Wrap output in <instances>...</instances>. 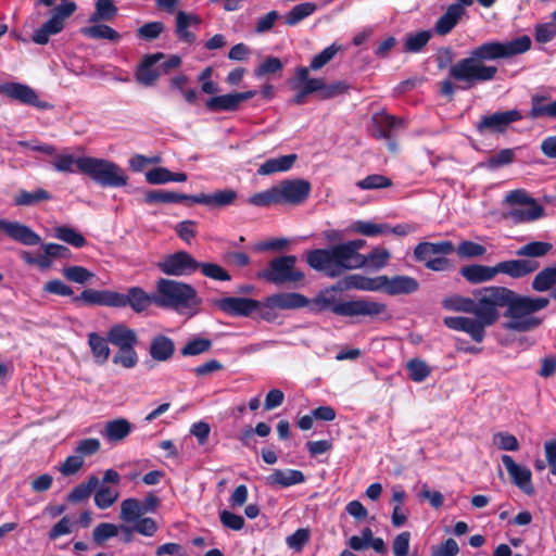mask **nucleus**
I'll list each match as a JSON object with an SVG mask.
<instances>
[{
    "label": "nucleus",
    "instance_id": "nucleus-63",
    "mask_svg": "<svg viewBox=\"0 0 556 556\" xmlns=\"http://www.w3.org/2000/svg\"><path fill=\"white\" fill-rule=\"evenodd\" d=\"M460 257H480L485 254L486 249L482 244L473 241L465 240L460 242L456 249Z\"/></svg>",
    "mask_w": 556,
    "mask_h": 556
},
{
    "label": "nucleus",
    "instance_id": "nucleus-11",
    "mask_svg": "<svg viewBox=\"0 0 556 556\" xmlns=\"http://www.w3.org/2000/svg\"><path fill=\"white\" fill-rule=\"evenodd\" d=\"M296 261L295 255L275 257L266 268L256 274V277L277 286L300 282L304 280L305 275L295 267Z\"/></svg>",
    "mask_w": 556,
    "mask_h": 556
},
{
    "label": "nucleus",
    "instance_id": "nucleus-4",
    "mask_svg": "<svg viewBox=\"0 0 556 556\" xmlns=\"http://www.w3.org/2000/svg\"><path fill=\"white\" fill-rule=\"evenodd\" d=\"M305 260L312 269L323 273L328 278H338L346 271L363 268L345 242L309 250Z\"/></svg>",
    "mask_w": 556,
    "mask_h": 556
},
{
    "label": "nucleus",
    "instance_id": "nucleus-17",
    "mask_svg": "<svg viewBox=\"0 0 556 556\" xmlns=\"http://www.w3.org/2000/svg\"><path fill=\"white\" fill-rule=\"evenodd\" d=\"M212 304L223 313L235 317H251L257 300L251 298L226 296L212 300Z\"/></svg>",
    "mask_w": 556,
    "mask_h": 556
},
{
    "label": "nucleus",
    "instance_id": "nucleus-37",
    "mask_svg": "<svg viewBox=\"0 0 556 556\" xmlns=\"http://www.w3.org/2000/svg\"><path fill=\"white\" fill-rule=\"evenodd\" d=\"M51 199L52 194L42 188L34 191L21 190L14 198V204L17 206H34Z\"/></svg>",
    "mask_w": 556,
    "mask_h": 556
},
{
    "label": "nucleus",
    "instance_id": "nucleus-10",
    "mask_svg": "<svg viewBox=\"0 0 556 556\" xmlns=\"http://www.w3.org/2000/svg\"><path fill=\"white\" fill-rule=\"evenodd\" d=\"M309 299L298 292H279L267 296L264 301L257 300V307L254 313L257 317L267 323H274L278 314L276 309H299L306 307Z\"/></svg>",
    "mask_w": 556,
    "mask_h": 556
},
{
    "label": "nucleus",
    "instance_id": "nucleus-59",
    "mask_svg": "<svg viewBox=\"0 0 556 556\" xmlns=\"http://www.w3.org/2000/svg\"><path fill=\"white\" fill-rule=\"evenodd\" d=\"M118 534V527L110 522L99 523L92 531V540L97 545H102L105 541Z\"/></svg>",
    "mask_w": 556,
    "mask_h": 556
},
{
    "label": "nucleus",
    "instance_id": "nucleus-16",
    "mask_svg": "<svg viewBox=\"0 0 556 556\" xmlns=\"http://www.w3.org/2000/svg\"><path fill=\"white\" fill-rule=\"evenodd\" d=\"M279 203H288L299 205L306 201L309 197L312 186L305 179H285L276 186Z\"/></svg>",
    "mask_w": 556,
    "mask_h": 556
},
{
    "label": "nucleus",
    "instance_id": "nucleus-40",
    "mask_svg": "<svg viewBox=\"0 0 556 556\" xmlns=\"http://www.w3.org/2000/svg\"><path fill=\"white\" fill-rule=\"evenodd\" d=\"M99 485V478L90 476L86 482L77 484L68 494L67 501L72 504H78L87 500Z\"/></svg>",
    "mask_w": 556,
    "mask_h": 556
},
{
    "label": "nucleus",
    "instance_id": "nucleus-25",
    "mask_svg": "<svg viewBox=\"0 0 556 556\" xmlns=\"http://www.w3.org/2000/svg\"><path fill=\"white\" fill-rule=\"evenodd\" d=\"M419 289V282L416 278L405 275H396L389 278L383 275L382 291L389 295L412 294Z\"/></svg>",
    "mask_w": 556,
    "mask_h": 556
},
{
    "label": "nucleus",
    "instance_id": "nucleus-53",
    "mask_svg": "<svg viewBox=\"0 0 556 556\" xmlns=\"http://www.w3.org/2000/svg\"><path fill=\"white\" fill-rule=\"evenodd\" d=\"M492 326L490 321L482 318L469 317L464 332L468 333L475 342H482L485 337V327Z\"/></svg>",
    "mask_w": 556,
    "mask_h": 556
},
{
    "label": "nucleus",
    "instance_id": "nucleus-31",
    "mask_svg": "<svg viewBox=\"0 0 556 556\" xmlns=\"http://www.w3.org/2000/svg\"><path fill=\"white\" fill-rule=\"evenodd\" d=\"M547 100V96L533 94L531 97V110L528 112V117L531 119L540 117L556 118V99L549 103H545Z\"/></svg>",
    "mask_w": 556,
    "mask_h": 556
},
{
    "label": "nucleus",
    "instance_id": "nucleus-5",
    "mask_svg": "<svg viewBox=\"0 0 556 556\" xmlns=\"http://www.w3.org/2000/svg\"><path fill=\"white\" fill-rule=\"evenodd\" d=\"M307 306L314 314L330 311L338 316L344 317H366L374 320L381 315H386L383 319L390 318L387 304L368 299L338 302L334 295L320 293L312 301L309 300Z\"/></svg>",
    "mask_w": 556,
    "mask_h": 556
},
{
    "label": "nucleus",
    "instance_id": "nucleus-1",
    "mask_svg": "<svg viewBox=\"0 0 556 556\" xmlns=\"http://www.w3.org/2000/svg\"><path fill=\"white\" fill-rule=\"evenodd\" d=\"M531 38L522 35L509 41H485L472 48L466 58L454 63L455 53L451 47H442L435 53L439 70L448 68V78L440 84L442 96L452 100L457 89L468 90L479 84L495 79L498 68L486 62L509 59L531 49Z\"/></svg>",
    "mask_w": 556,
    "mask_h": 556
},
{
    "label": "nucleus",
    "instance_id": "nucleus-44",
    "mask_svg": "<svg viewBox=\"0 0 556 556\" xmlns=\"http://www.w3.org/2000/svg\"><path fill=\"white\" fill-rule=\"evenodd\" d=\"M317 10L314 2H302L293 7L286 15L285 23L288 26H295Z\"/></svg>",
    "mask_w": 556,
    "mask_h": 556
},
{
    "label": "nucleus",
    "instance_id": "nucleus-47",
    "mask_svg": "<svg viewBox=\"0 0 556 556\" xmlns=\"http://www.w3.org/2000/svg\"><path fill=\"white\" fill-rule=\"evenodd\" d=\"M553 249V244L544 241H531L516 251L519 257H543Z\"/></svg>",
    "mask_w": 556,
    "mask_h": 556
},
{
    "label": "nucleus",
    "instance_id": "nucleus-51",
    "mask_svg": "<svg viewBox=\"0 0 556 556\" xmlns=\"http://www.w3.org/2000/svg\"><path fill=\"white\" fill-rule=\"evenodd\" d=\"M387 224H375L371 222L356 220L352 224L351 230L356 233H361L367 237H376L389 230Z\"/></svg>",
    "mask_w": 556,
    "mask_h": 556
},
{
    "label": "nucleus",
    "instance_id": "nucleus-3",
    "mask_svg": "<svg viewBox=\"0 0 556 556\" xmlns=\"http://www.w3.org/2000/svg\"><path fill=\"white\" fill-rule=\"evenodd\" d=\"M155 293L149 294L141 287H130L126 293L112 290L85 289L79 295L72 298L76 305H100L115 308L129 306L135 313H142L154 304Z\"/></svg>",
    "mask_w": 556,
    "mask_h": 556
},
{
    "label": "nucleus",
    "instance_id": "nucleus-39",
    "mask_svg": "<svg viewBox=\"0 0 556 556\" xmlns=\"http://www.w3.org/2000/svg\"><path fill=\"white\" fill-rule=\"evenodd\" d=\"M93 24L92 26L81 28V34L91 39H106L113 42H117L122 38L121 34L111 26L101 23Z\"/></svg>",
    "mask_w": 556,
    "mask_h": 556
},
{
    "label": "nucleus",
    "instance_id": "nucleus-27",
    "mask_svg": "<svg viewBox=\"0 0 556 556\" xmlns=\"http://www.w3.org/2000/svg\"><path fill=\"white\" fill-rule=\"evenodd\" d=\"M342 285L346 290H362L371 292L382 291L383 275L377 277H366L359 274H353L344 277Z\"/></svg>",
    "mask_w": 556,
    "mask_h": 556
},
{
    "label": "nucleus",
    "instance_id": "nucleus-49",
    "mask_svg": "<svg viewBox=\"0 0 556 556\" xmlns=\"http://www.w3.org/2000/svg\"><path fill=\"white\" fill-rule=\"evenodd\" d=\"M406 369L409 379L414 382H422L431 374V368L429 365L420 358H413L408 361L406 364Z\"/></svg>",
    "mask_w": 556,
    "mask_h": 556
},
{
    "label": "nucleus",
    "instance_id": "nucleus-57",
    "mask_svg": "<svg viewBox=\"0 0 556 556\" xmlns=\"http://www.w3.org/2000/svg\"><path fill=\"white\" fill-rule=\"evenodd\" d=\"M248 202L254 206L266 207L270 204H279L277 188L273 187L268 190L252 194Z\"/></svg>",
    "mask_w": 556,
    "mask_h": 556
},
{
    "label": "nucleus",
    "instance_id": "nucleus-46",
    "mask_svg": "<svg viewBox=\"0 0 556 556\" xmlns=\"http://www.w3.org/2000/svg\"><path fill=\"white\" fill-rule=\"evenodd\" d=\"M391 254L389 250L384 248H374L368 254H364L365 264H363V268L379 270L387 266Z\"/></svg>",
    "mask_w": 556,
    "mask_h": 556
},
{
    "label": "nucleus",
    "instance_id": "nucleus-33",
    "mask_svg": "<svg viewBox=\"0 0 556 556\" xmlns=\"http://www.w3.org/2000/svg\"><path fill=\"white\" fill-rule=\"evenodd\" d=\"M200 23V18L193 14H187L184 11H179L176 15V35L180 41L187 43H193L195 41V35L188 30L190 25H197Z\"/></svg>",
    "mask_w": 556,
    "mask_h": 556
},
{
    "label": "nucleus",
    "instance_id": "nucleus-50",
    "mask_svg": "<svg viewBox=\"0 0 556 556\" xmlns=\"http://www.w3.org/2000/svg\"><path fill=\"white\" fill-rule=\"evenodd\" d=\"M341 50V46L337 43H332L325 48L323 51H320L318 54H316L311 63L308 68V72L312 71H318L323 68L326 64H328L334 55Z\"/></svg>",
    "mask_w": 556,
    "mask_h": 556
},
{
    "label": "nucleus",
    "instance_id": "nucleus-14",
    "mask_svg": "<svg viewBox=\"0 0 556 556\" xmlns=\"http://www.w3.org/2000/svg\"><path fill=\"white\" fill-rule=\"evenodd\" d=\"M521 119L522 114L517 109L495 112L482 115L480 121L476 124V130L482 136L486 134H504L507 131L510 124Z\"/></svg>",
    "mask_w": 556,
    "mask_h": 556
},
{
    "label": "nucleus",
    "instance_id": "nucleus-48",
    "mask_svg": "<svg viewBox=\"0 0 556 556\" xmlns=\"http://www.w3.org/2000/svg\"><path fill=\"white\" fill-rule=\"evenodd\" d=\"M430 30H420L417 33H410L406 36L404 42V51L408 53L420 52L431 39Z\"/></svg>",
    "mask_w": 556,
    "mask_h": 556
},
{
    "label": "nucleus",
    "instance_id": "nucleus-15",
    "mask_svg": "<svg viewBox=\"0 0 556 556\" xmlns=\"http://www.w3.org/2000/svg\"><path fill=\"white\" fill-rule=\"evenodd\" d=\"M157 267L167 276H189L199 269V262L189 252L177 251L166 255Z\"/></svg>",
    "mask_w": 556,
    "mask_h": 556
},
{
    "label": "nucleus",
    "instance_id": "nucleus-20",
    "mask_svg": "<svg viewBox=\"0 0 556 556\" xmlns=\"http://www.w3.org/2000/svg\"><path fill=\"white\" fill-rule=\"evenodd\" d=\"M0 231L23 245L33 247L41 243V237L29 226L20 222L0 218Z\"/></svg>",
    "mask_w": 556,
    "mask_h": 556
},
{
    "label": "nucleus",
    "instance_id": "nucleus-12",
    "mask_svg": "<svg viewBox=\"0 0 556 556\" xmlns=\"http://www.w3.org/2000/svg\"><path fill=\"white\" fill-rule=\"evenodd\" d=\"M407 126L405 118L386 112H378L371 117V137L386 140L389 151L395 153L399 149L397 136Z\"/></svg>",
    "mask_w": 556,
    "mask_h": 556
},
{
    "label": "nucleus",
    "instance_id": "nucleus-36",
    "mask_svg": "<svg viewBox=\"0 0 556 556\" xmlns=\"http://www.w3.org/2000/svg\"><path fill=\"white\" fill-rule=\"evenodd\" d=\"M118 14V9L112 0H97L94 11L89 16L90 23L112 22Z\"/></svg>",
    "mask_w": 556,
    "mask_h": 556
},
{
    "label": "nucleus",
    "instance_id": "nucleus-18",
    "mask_svg": "<svg viewBox=\"0 0 556 556\" xmlns=\"http://www.w3.org/2000/svg\"><path fill=\"white\" fill-rule=\"evenodd\" d=\"M501 460L506 468L511 482L525 494L533 495L535 490L532 483V472L526 467L518 465L510 455L504 454Z\"/></svg>",
    "mask_w": 556,
    "mask_h": 556
},
{
    "label": "nucleus",
    "instance_id": "nucleus-34",
    "mask_svg": "<svg viewBox=\"0 0 556 556\" xmlns=\"http://www.w3.org/2000/svg\"><path fill=\"white\" fill-rule=\"evenodd\" d=\"M191 195L178 193L168 190H149L144 193L143 202L147 204L156 203H181L184 201L190 202Z\"/></svg>",
    "mask_w": 556,
    "mask_h": 556
},
{
    "label": "nucleus",
    "instance_id": "nucleus-43",
    "mask_svg": "<svg viewBox=\"0 0 556 556\" xmlns=\"http://www.w3.org/2000/svg\"><path fill=\"white\" fill-rule=\"evenodd\" d=\"M442 306L447 311L463 312L469 314H475L476 308L475 299L463 296L459 294H453L443 299Z\"/></svg>",
    "mask_w": 556,
    "mask_h": 556
},
{
    "label": "nucleus",
    "instance_id": "nucleus-41",
    "mask_svg": "<svg viewBox=\"0 0 556 556\" xmlns=\"http://www.w3.org/2000/svg\"><path fill=\"white\" fill-rule=\"evenodd\" d=\"M556 285V263L553 266L544 267L533 278L531 288L536 292H545Z\"/></svg>",
    "mask_w": 556,
    "mask_h": 556
},
{
    "label": "nucleus",
    "instance_id": "nucleus-21",
    "mask_svg": "<svg viewBox=\"0 0 556 556\" xmlns=\"http://www.w3.org/2000/svg\"><path fill=\"white\" fill-rule=\"evenodd\" d=\"M0 94L5 96L12 100H16L26 105L46 108V103L39 100L36 91L29 86L21 83L1 84Z\"/></svg>",
    "mask_w": 556,
    "mask_h": 556
},
{
    "label": "nucleus",
    "instance_id": "nucleus-2",
    "mask_svg": "<svg viewBox=\"0 0 556 556\" xmlns=\"http://www.w3.org/2000/svg\"><path fill=\"white\" fill-rule=\"evenodd\" d=\"M475 316L494 325L500 318L498 308L506 307L504 316L509 318L504 325L507 330L528 332L539 328L543 318L534 314L546 308L549 299L544 296L532 298L521 295L514 290L490 286L473 291Z\"/></svg>",
    "mask_w": 556,
    "mask_h": 556
},
{
    "label": "nucleus",
    "instance_id": "nucleus-42",
    "mask_svg": "<svg viewBox=\"0 0 556 556\" xmlns=\"http://www.w3.org/2000/svg\"><path fill=\"white\" fill-rule=\"evenodd\" d=\"M270 427L266 422L256 424L255 428L248 427L243 429L238 439L242 443L243 446L249 447L251 450L256 448V440L255 435L258 437H267L270 433Z\"/></svg>",
    "mask_w": 556,
    "mask_h": 556
},
{
    "label": "nucleus",
    "instance_id": "nucleus-19",
    "mask_svg": "<svg viewBox=\"0 0 556 556\" xmlns=\"http://www.w3.org/2000/svg\"><path fill=\"white\" fill-rule=\"evenodd\" d=\"M256 93V90H248L214 96L206 101L205 105L211 112H236L239 110L242 102L254 98Z\"/></svg>",
    "mask_w": 556,
    "mask_h": 556
},
{
    "label": "nucleus",
    "instance_id": "nucleus-23",
    "mask_svg": "<svg viewBox=\"0 0 556 556\" xmlns=\"http://www.w3.org/2000/svg\"><path fill=\"white\" fill-rule=\"evenodd\" d=\"M305 480V475L299 469L275 468L268 476L265 477V484L271 489H286L304 483Z\"/></svg>",
    "mask_w": 556,
    "mask_h": 556
},
{
    "label": "nucleus",
    "instance_id": "nucleus-62",
    "mask_svg": "<svg viewBox=\"0 0 556 556\" xmlns=\"http://www.w3.org/2000/svg\"><path fill=\"white\" fill-rule=\"evenodd\" d=\"M283 70V63L277 56H267L256 68L255 76L263 77L279 73Z\"/></svg>",
    "mask_w": 556,
    "mask_h": 556
},
{
    "label": "nucleus",
    "instance_id": "nucleus-30",
    "mask_svg": "<svg viewBox=\"0 0 556 556\" xmlns=\"http://www.w3.org/2000/svg\"><path fill=\"white\" fill-rule=\"evenodd\" d=\"M298 160V155L287 154L275 159L266 160L258 168L257 174L262 176L289 170Z\"/></svg>",
    "mask_w": 556,
    "mask_h": 556
},
{
    "label": "nucleus",
    "instance_id": "nucleus-55",
    "mask_svg": "<svg viewBox=\"0 0 556 556\" xmlns=\"http://www.w3.org/2000/svg\"><path fill=\"white\" fill-rule=\"evenodd\" d=\"M117 498L118 492L105 485H101L94 493V504L100 509L111 507Z\"/></svg>",
    "mask_w": 556,
    "mask_h": 556
},
{
    "label": "nucleus",
    "instance_id": "nucleus-32",
    "mask_svg": "<svg viewBox=\"0 0 556 556\" xmlns=\"http://www.w3.org/2000/svg\"><path fill=\"white\" fill-rule=\"evenodd\" d=\"M108 337L104 338L98 332L88 333V345L96 362L103 365L110 358L111 350Z\"/></svg>",
    "mask_w": 556,
    "mask_h": 556
},
{
    "label": "nucleus",
    "instance_id": "nucleus-45",
    "mask_svg": "<svg viewBox=\"0 0 556 556\" xmlns=\"http://www.w3.org/2000/svg\"><path fill=\"white\" fill-rule=\"evenodd\" d=\"M526 205L527 207L511 211V215L517 222H531L543 216L544 208L534 199L531 198Z\"/></svg>",
    "mask_w": 556,
    "mask_h": 556
},
{
    "label": "nucleus",
    "instance_id": "nucleus-26",
    "mask_svg": "<svg viewBox=\"0 0 556 556\" xmlns=\"http://www.w3.org/2000/svg\"><path fill=\"white\" fill-rule=\"evenodd\" d=\"M466 14V9L462 4H450L434 24L433 30L439 36L450 34L458 24L459 20Z\"/></svg>",
    "mask_w": 556,
    "mask_h": 556
},
{
    "label": "nucleus",
    "instance_id": "nucleus-61",
    "mask_svg": "<svg viewBox=\"0 0 556 556\" xmlns=\"http://www.w3.org/2000/svg\"><path fill=\"white\" fill-rule=\"evenodd\" d=\"M112 362L116 365H122L124 368H134L138 363V354L135 346L118 350L113 356Z\"/></svg>",
    "mask_w": 556,
    "mask_h": 556
},
{
    "label": "nucleus",
    "instance_id": "nucleus-28",
    "mask_svg": "<svg viewBox=\"0 0 556 556\" xmlns=\"http://www.w3.org/2000/svg\"><path fill=\"white\" fill-rule=\"evenodd\" d=\"M108 340L118 350L136 346L138 337L134 329L124 324H115L108 330Z\"/></svg>",
    "mask_w": 556,
    "mask_h": 556
},
{
    "label": "nucleus",
    "instance_id": "nucleus-24",
    "mask_svg": "<svg viewBox=\"0 0 556 556\" xmlns=\"http://www.w3.org/2000/svg\"><path fill=\"white\" fill-rule=\"evenodd\" d=\"M238 199V192L232 189L217 190L211 194L199 193L190 198L192 204H203L210 208H222L232 205Z\"/></svg>",
    "mask_w": 556,
    "mask_h": 556
},
{
    "label": "nucleus",
    "instance_id": "nucleus-7",
    "mask_svg": "<svg viewBox=\"0 0 556 556\" xmlns=\"http://www.w3.org/2000/svg\"><path fill=\"white\" fill-rule=\"evenodd\" d=\"M540 267V263L530 258H518L498 262L495 266L481 264L464 265L459 274L471 285L491 281L497 274H505L514 279L523 278Z\"/></svg>",
    "mask_w": 556,
    "mask_h": 556
},
{
    "label": "nucleus",
    "instance_id": "nucleus-8",
    "mask_svg": "<svg viewBox=\"0 0 556 556\" xmlns=\"http://www.w3.org/2000/svg\"><path fill=\"white\" fill-rule=\"evenodd\" d=\"M154 304L178 313H195L202 303L197 290L189 283L167 278L156 282Z\"/></svg>",
    "mask_w": 556,
    "mask_h": 556
},
{
    "label": "nucleus",
    "instance_id": "nucleus-56",
    "mask_svg": "<svg viewBox=\"0 0 556 556\" xmlns=\"http://www.w3.org/2000/svg\"><path fill=\"white\" fill-rule=\"evenodd\" d=\"M392 185L393 182L390 178L379 174L368 175L356 182V186L362 190L384 189Z\"/></svg>",
    "mask_w": 556,
    "mask_h": 556
},
{
    "label": "nucleus",
    "instance_id": "nucleus-6",
    "mask_svg": "<svg viewBox=\"0 0 556 556\" xmlns=\"http://www.w3.org/2000/svg\"><path fill=\"white\" fill-rule=\"evenodd\" d=\"M291 87L295 90L292 103L303 105L309 94L316 93L318 100H331L333 98L346 94L351 90V85L345 80H338L327 84L325 78L311 77L306 66L295 68L294 78Z\"/></svg>",
    "mask_w": 556,
    "mask_h": 556
},
{
    "label": "nucleus",
    "instance_id": "nucleus-52",
    "mask_svg": "<svg viewBox=\"0 0 556 556\" xmlns=\"http://www.w3.org/2000/svg\"><path fill=\"white\" fill-rule=\"evenodd\" d=\"M141 515H143L141 503L137 498H126L122 502L121 518L124 521H136Z\"/></svg>",
    "mask_w": 556,
    "mask_h": 556
},
{
    "label": "nucleus",
    "instance_id": "nucleus-9",
    "mask_svg": "<svg viewBox=\"0 0 556 556\" xmlns=\"http://www.w3.org/2000/svg\"><path fill=\"white\" fill-rule=\"evenodd\" d=\"M77 169L88 175L102 188H119L128 182V176L116 163L92 156H80L77 162Z\"/></svg>",
    "mask_w": 556,
    "mask_h": 556
},
{
    "label": "nucleus",
    "instance_id": "nucleus-54",
    "mask_svg": "<svg viewBox=\"0 0 556 556\" xmlns=\"http://www.w3.org/2000/svg\"><path fill=\"white\" fill-rule=\"evenodd\" d=\"M62 274L67 280L80 285L88 282L94 276L89 269L79 265L64 267Z\"/></svg>",
    "mask_w": 556,
    "mask_h": 556
},
{
    "label": "nucleus",
    "instance_id": "nucleus-35",
    "mask_svg": "<svg viewBox=\"0 0 556 556\" xmlns=\"http://www.w3.org/2000/svg\"><path fill=\"white\" fill-rule=\"evenodd\" d=\"M131 429V424L127 419L117 418L108 421L102 433L110 442H118L127 438Z\"/></svg>",
    "mask_w": 556,
    "mask_h": 556
},
{
    "label": "nucleus",
    "instance_id": "nucleus-38",
    "mask_svg": "<svg viewBox=\"0 0 556 556\" xmlns=\"http://www.w3.org/2000/svg\"><path fill=\"white\" fill-rule=\"evenodd\" d=\"M53 236L54 238L77 249L84 248L87 244V240L84 235L67 225L55 227Z\"/></svg>",
    "mask_w": 556,
    "mask_h": 556
},
{
    "label": "nucleus",
    "instance_id": "nucleus-22",
    "mask_svg": "<svg viewBox=\"0 0 556 556\" xmlns=\"http://www.w3.org/2000/svg\"><path fill=\"white\" fill-rule=\"evenodd\" d=\"M163 59H165V54L163 52L144 55L135 74L137 81L144 86L153 85L161 76V71L159 70L157 64Z\"/></svg>",
    "mask_w": 556,
    "mask_h": 556
},
{
    "label": "nucleus",
    "instance_id": "nucleus-60",
    "mask_svg": "<svg viewBox=\"0 0 556 556\" xmlns=\"http://www.w3.org/2000/svg\"><path fill=\"white\" fill-rule=\"evenodd\" d=\"M212 341L206 338H195L189 341L180 351L182 356H195L210 351Z\"/></svg>",
    "mask_w": 556,
    "mask_h": 556
},
{
    "label": "nucleus",
    "instance_id": "nucleus-58",
    "mask_svg": "<svg viewBox=\"0 0 556 556\" xmlns=\"http://www.w3.org/2000/svg\"><path fill=\"white\" fill-rule=\"evenodd\" d=\"M199 269L202 275L216 281H229L231 276L220 265L215 263H201L199 262Z\"/></svg>",
    "mask_w": 556,
    "mask_h": 556
},
{
    "label": "nucleus",
    "instance_id": "nucleus-64",
    "mask_svg": "<svg viewBox=\"0 0 556 556\" xmlns=\"http://www.w3.org/2000/svg\"><path fill=\"white\" fill-rule=\"evenodd\" d=\"M556 37V23L546 22L534 27V39L539 43H547Z\"/></svg>",
    "mask_w": 556,
    "mask_h": 556
},
{
    "label": "nucleus",
    "instance_id": "nucleus-29",
    "mask_svg": "<svg viewBox=\"0 0 556 556\" xmlns=\"http://www.w3.org/2000/svg\"><path fill=\"white\" fill-rule=\"evenodd\" d=\"M175 353L174 340L164 334L153 337L150 343L149 354L156 362H167Z\"/></svg>",
    "mask_w": 556,
    "mask_h": 556
},
{
    "label": "nucleus",
    "instance_id": "nucleus-13",
    "mask_svg": "<svg viewBox=\"0 0 556 556\" xmlns=\"http://www.w3.org/2000/svg\"><path fill=\"white\" fill-rule=\"evenodd\" d=\"M77 5L72 0H61V3L53 8L51 16L41 27L33 34V41L37 45H46L51 35L61 33L64 28V22L75 13Z\"/></svg>",
    "mask_w": 556,
    "mask_h": 556
}]
</instances>
